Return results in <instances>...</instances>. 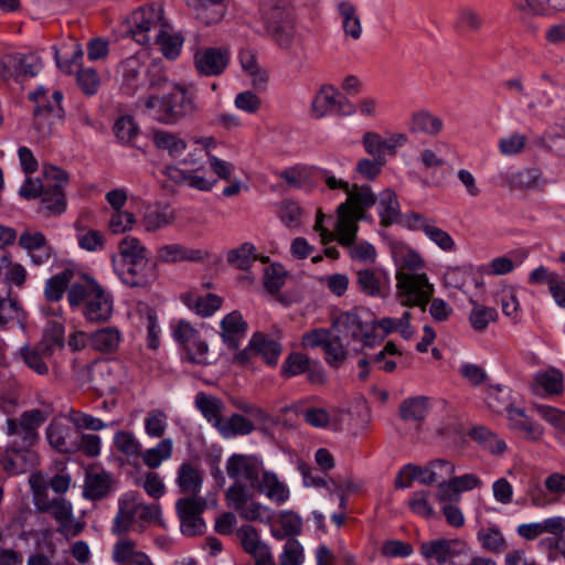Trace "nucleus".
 <instances>
[{
  "mask_svg": "<svg viewBox=\"0 0 565 565\" xmlns=\"http://www.w3.org/2000/svg\"><path fill=\"white\" fill-rule=\"evenodd\" d=\"M374 204L375 200L367 190L362 189L360 192L351 195L348 203H341L337 207L334 232L323 226L326 216L319 211L313 228L319 233L321 243L326 245L333 239H338L343 247L349 249V255L353 260L362 264L375 263V247L366 241L355 243L359 231L358 222L365 218L367 210Z\"/></svg>",
  "mask_w": 565,
  "mask_h": 565,
  "instance_id": "f257e3e1",
  "label": "nucleus"
},
{
  "mask_svg": "<svg viewBox=\"0 0 565 565\" xmlns=\"http://www.w3.org/2000/svg\"><path fill=\"white\" fill-rule=\"evenodd\" d=\"M67 301L72 308L83 305V315L92 322L107 321L113 315V297L94 280L72 284Z\"/></svg>",
  "mask_w": 565,
  "mask_h": 565,
  "instance_id": "f03ea898",
  "label": "nucleus"
},
{
  "mask_svg": "<svg viewBox=\"0 0 565 565\" xmlns=\"http://www.w3.org/2000/svg\"><path fill=\"white\" fill-rule=\"evenodd\" d=\"M259 17L280 47L287 49L291 45L295 26L286 0H260Z\"/></svg>",
  "mask_w": 565,
  "mask_h": 565,
  "instance_id": "7ed1b4c3",
  "label": "nucleus"
},
{
  "mask_svg": "<svg viewBox=\"0 0 565 565\" xmlns=\"http://www.w3.org/2000/svg\"><path fill=\"white\" fill-rule=\"evenodd\" d=\"M46 418L43 411L30 409L22 413L19 419H7L6 434L10 437L7 451L18 454L31 448L38 440V429Z\"/></svg>",
  "mask_w": 565,
  "mask_h": 565,
  "instance_id": "20e7f679",
  "label": "nucleus"
},
{
  "mask_svg": "<svg viewBox=\"0 0 565 565\" xmlns=\"http://www.w3.org/2000/svg\"><path fill=\"white\" fill-rule=\"evenodd\" d=\"M64 331L61 322H53L51 333L46 332L38 347H21L19 355L23 363L36 374L46 375L49 366L45 360L51 358L55 349L64 345Z\"/></svg>",
  "mask_w": 565,
  "mask_h": 565,
  "instance_id": "39448f33",
  "label": "nucleus"
},
{
  "mask_svg": "<svg viewBox=\"0 0 565 565\" xmlns=\"http://www.w3.org/2000/svg\"><path fill=\"white\" fill-rule=\"evenodd\" d=\"M396 277V298L404 307H419L426 309L435 288L426 274L408 275L401 273Z\"/></svg>",
  "mask_w": 565,
  "mask_h": 565,
  "instance_id": "423d86ee",
  "label": "nucleus"
},
{
  "mask_svg": "<svg viewBox=\"0 0 565 565\" xmlns=\"http://www.w3.org/2000/svg\"><path fill=\"white\" fill-rule=\"evenodd\" d=\"M226 503L237 511L242 519L270 524L275 512L270 508L253 500V493L243 484L231 486L225 493Z\"/></svg>",
  "mask_w": 565,
  "mask_h": 565,
  "instance_id": "0eeeda50",
  "label": "nucleus"
},
{
  "mask_svg": "<svg viewBox=\"0 0 565 565\" xmlns=\"http://www.w3.org/2000/svg\"><path fill=\"white\" fill-rule=\"evenodd\" d=\"M164 23L160 6L140 8L129 19V33L140 45H150Z\"/></svg>",
  "mask_w": 565,
  "mask_h": 565,
  "instance_id": "6e6552de",
  "label": "nucleus"
},
{
  "mask_svg": "<svg viewBox=\"0 0 565 565\" xmlns=\"http://www.w3.org/2000/svg\"><path fill=\"white\" fill-rule=\"evenodd\" d=\"M35 508L40 512L50 513L58 524V532L65 536H76L83 530V526L74 520L72 503L65 498L50 500L49 497L38 494Z\"/></svg>",
  "mask_w": 565,
  "mask_h": 565,
  "instance_id": "1a4fd4ad",
  "label": "nucleus"
},
{
  "mask_svg": "<svg viewBox=\"0 0 565 565\" xmlns=\"http://www.w3.org/2000/svg\"><path fill=\"white\" fill-rule=\"evenodd\" d=\"M166 93L171 125L192 117L200 111L193 85L171 83Z\"/></svg>",
  "mask_w": 565,
  "mask_h": 565,
  "instance_id": "9d476101",
  "label": "nucleus"
},
{
  "mask_svg": "<svg viewBox=\"0 0 565 565\" xmlns=\"http://www.w3.org/2000/svg\"><path fill=\"white\" fill-rule=\"evenodd\" d=\"M488 406L495 413H507L508 425L511 430L527 440H539L544 435V428L530 418L522 408L512 405H498L493 394L488 397Z\"/></svg>",
  "mask_w": 565,
  "mask_h": 565,
  "instance_id": "9b49d317",
  "label": "nucleus"
},
{
  "mask_svg": "<svg viewBox=\"0 0 565 565\" xmlns=\"http://www.w3.org/2000/svg\"><path fill=\"white\" fill-rule=\"evenodd\" d=\"M43 207L52 214H61L66 206L64 189L68 183V174L61 168H44Z\"/></svg>",
  "mask_w": 565,
  "mask_h": 565,
  "instance_id": "f8f14e48",
  "label": "nucleus"
},
{
  "mask_svg": "<svg viewBox=\"0 0 565 565\" xmlns=\"http://www.w3.org/2000/svg\"><path fill=\"white\" fill-rule=\"evenodd\" d=\"M225 470L234 484L254 486L260 478L264 462L255 455L233 454L226 460Z\"/></svg>",
  "mask_w": 565,
  "mask_h": 565,
  "instance_id": "ddd939ff",
  "label": "nucleus"
},
{
  "mask_svg": "<svg viewBox=\"0 0 565 565\" xmlns=\"http://www.w3.org/2000/svg\"><path fill=\"white\" fill-rule=\"evenodd\" d=\"M231 52L226 46L198 47L193 53V66L200 76L215 77L222 75L230 63Z\"/></svg>",
  "mask_w": 565,
  "mask_h": 565,
  "instance_id": "4468645a",
  "label": "nucleus"
},
{
  "mask_svg": "<svg viewBox=\"0 0 565 565\" xmlns=\"http://www.w3.org/2000/svg\"><path fill=\"white\" fill-rule=\"evenodd\" d=\"M42 68V61L35 53H10L0 61V74L4 81L33 77Z\"/></svg>",
  "mask_w": 565,
  "mask_h": 565,
  "instance_id": "2eb2a0df",
  "label": "nucleus"
},
{
  "mask_svg": "<svg viewBox=\"0 0 565 565\" xmlns=\"http://www.w3.org/2000/svg\"><path fill=\"white\" fill-rule=\"evenodd\" d=\"M420 553L434 565H447L467 551V543L460 539H436L420 544Z\"/></svg>",
  "mask_w": 565,
  "mask_h": 565,
  "instance_id": "dca6fc26",
  "label": "nucleus"
},
{
  "mask_svg": "<svg viewBox=\"0 0 565 565\" xmlns=\"http://www.w3.org/2000/svg\"><path fill=\"white\" fill-rule=\"evenodd\" d=\"M63 95L55 90L52 94V103L47 105H39L33 110V127L40 137L50 136L55 126L60 125L64 118V110L61 105Z\"/></svg>",
  "mask_w": 565,
  "mask_h": 565,
  "instance_id": "f3484780",
  "label": "nucleus"
},
{
  "mask_svg": "<svg viewBox=\"0 0 565 565\" xmlns=\"http://www.w3.org/2000/svg\"><path fill=\"white\" fill-rule=\"evenodd\" d=\"M205 502L196 498H181L175 502V510L181 523V532L194 536L202 532L204 522L201 518Z\"/></svg>",
  "mask_w": 565,
  "mask_h": 565,
  "instance_id": "a211bd4d",
  "label": "nucleus"
},
{
  "mask_svg": "<svg viewBox=\"0 0 565 565\" xmlns=\"http://www.w3.org/2000/svg\"><path fill=\"white\" fill-rule=\"evenodd\" d=\"M175 210L169 204L153 203L145 206L140 224L146 233H157L174 224Z\"/></svg>",
  "mask_w": 565,
  "mask_h": 565,
  "instance_id": "6ab92c4d",
  "label": "nucleus"
},
{
  "mask_svg": "<svg viewBox=\"0 0 565 565\" xmlns=\"http://www.w3.org/2000/svg\"><path fill=\"white\" fill-rule=\"evenodd\" d=\"M139 494L136 492H127L120 497L118 502V511L114 519L111 532L120 535L129 531L134 523L139 520Z\"/></svg>",
  "mask_w": 565,
  "mask_h": 565,
  "instance_id": "aec40b11",
  "label": "nucleus"
},
{
  "mask_svg": "<svg viewBox=\"0 0 565 565\" xmlns=\"http://www.w3.org/2000/svg\"><path fill=\"white\" fill-rule=\"evenodd\" d=\"M237 536L246 553L255 559V565H263L273 559L268 545L260 539L258 531L250 524L242 525Z\"/></svg>",
  "mask_w": 565,
  "mask_h": 565,
  "instance_id": "412c9836",
  "label": "nucleus"
},
{
  "mask_svg": "<svg viewBox=\"0 0 565 565\" xmlns=\"http://www.w3.org/2000/svg\"><path fill=\"white\" fill-rule=\"evenodd\" d=\"M348 100L342 97L341 93L332 85H323L317 92L311 103V115L315 118H323L333 111L342 109L343 103Z\"/></svg>",
  "mask_w": 565,
  "mask_h": 565,
  "instance_id": "4be33fe9",
  "label": "nucleus"
},
{
  "mask_svg": "<svg viewBox=\"0 0 565 565\" xmlns=\"http://www.w3.org/2000/svg\"><path fill=\"white\" fill-rule=\"evenodd\" d=\"M113 269L120 281L129 287H147L156 277L148 262L116 265Z\"/></svg>",
  "mask_w": 565,
  "mask_h": 565,
  "instance_id": "5701e85b",
  "label": "nucleus"
},
{
  "mask_svg": "<svg viewBox=\"0 0 565 565\" xmlns=\"http://www.w3.org/2000/svg\"><path fill=\"white\" fill-rule=\"evenodd\" d=\"M501 178L510 190H540L545 185L542 172L535 168L508 170L501 173Z\"/></svg>",
  "mask_w": 565,
  "mask_h": 565,
  "instance_id": "b1692460",
  "label": "nucleus"
},
{
  "mask_svg": "<svg viewBox=\"0 0 565 565\" xmlns=\"http://www.w3.org/2000/svg\"><path fill=\"white\" fill-rule=\"evenodd\" d=\"M407 142V137L404 134H393L387 137H382L376 132H366L363 136V146L365 151L377 158H385L386 153H394L399 147Z\"/></svg>",
  "mask_w": 565,
  "mask_h": 565,
  "instance_id": "393cba45",
  "label": "nucleus"
},
{
  "mask_svg": "<svg viewBox=\"0 0 565 565\" xmlns=\"http://www.w3.org/2000/svg\"><path fill=\"white\" fill-rule=\"evenodd\" d=\"M332 331L343 340L352 339L366 342L367 330L354 311L339 313L333 320Z\"/></svg>",
  "mask_w": 565,
  "mask_h": 565,
  "instance_id": "a878e982",
  "label": "nucleus"
},
{
  "mask_svg": "<svg viewBox=\"0 0 565 565\" xmlns=\"http://www.w3.org/2000/svg\"><path fill=\"white\" fill-rule=\"evenodd\" d=\"M111 557L118 565H154L150 557L137 547L136 542L126 536L116 541Z\"/></svg>",
  "mask_w": 565,
  "mask_h": 565,
  "instance_id": "bb28decb",
  "label": "nucleus"
},
{
  "mask_svg": "<svg viewBox=\"0 0 565 565\" xmlns=\"http://www.w3.org/2000/svg\"><path fill=\"white\" fill-rule=\"evenodd\" d=\"M392 255L396 264V275L401 273L408 275H423L425 260L422 255L413 248L404 244L396 243L393 245Z\"/></svg>",
  "mask_w": 565,
  "mask_h": 565,
  "instance_id": "cd10ccee",
  "label": "nucleus"
},
{
  "mask_svg": "<svg viewBox=\"0 0 565 565\" xmlns=\"http://www.w3.org/2000/svg\"><path fill=\"white\" fill-rule=\"evenodd\" d=\"M147 247L138 237L126 236L118 244V252L111 255V265L147 263Z\"/></svg>",
  "mask_w": 565,
  "mask_h": 565,
  "instance_id": "c85d7f7f",
  "label": "nucleus"
},
{
  "mask_svg": "<svg viewBox=\"0 0 565 565\" xmlns=\"http://www.w3.org/2000/svg\"><path fill=\"white\" fill-rule=\"evenodd\" d=\"M256 483L258 491L275 504L282 505L289 500L290 491L288 486L279 480L275 472L263 470Z\"/></svg>",
  "mask_w": 565,
  "mask_h": 565,
  "instance_id": "c756f323",
  "label": "nucleus"
},
{
  "mask_svg": "<svg viewBox=\"0 0 565 565\" xmlns=\"http://www.w3.org/2000/svg\"><path fill=\"white\" fill-rule=\"evenodd\" d=\"M531 387L539 396L558 395L564 390V376L556 369L542 370L534 374Z\"/></svg>",
  "mask_w": 565,
  "mask_h": 565,
  "instance_id": "7c9ffc66",
  "label": "nucleus"
},
{
  "mask_svg": "<svg viewBox=\"0 0 565 565\" xmlns=\"http://www.w3.org/2000/svg\"><path fill=\"white\" fill-rule=\"evenodd\" d=\"M49 444L60 452L74 454L76 431L62 420H53L46 428Z\"/></svg>",
  "mask_w": 565,
  "mask_h": 565,
  "instance_id": "2f4dec72",
  "label": "nucleus"
},
{
  "mask_svg": "<svg viewBox=\"0 0 565 565\" xmlns=\"http://www.w3.org/2000/svg\"><path fill=\"white\" fill-rule=\"evenodd\" d=\"M175 483L181 493L195 498L202 490V472L194 463L184 461L178 468Z\"/></svg>",
  "mask_w": 565,
  "mask_h": 565,
  "instance_id": "473e14b6",
  "label": "nucleus"
},
{
  "mask_svg": "<svg viewBox=\"0 0 565 565\" xmlns=\"http://www.w3.org/2000/svg\"><path fill=\"white\" fill-rule=\"evenodd\" d=\"M407 127L411 132L435 137L443 130L444 121L429 110L420 109L412 114Z\"/></svg>",
  "mask_w": 565,
  "mask_h": 565,
  "instance_id": "72a5a7b5",
  "label": "nucleus"
},
{
  "mask_svg": "<svg viewBox=\"0 0 565 565\" xmlns=\"http://www.w3.org/2000/svg\"><path fill=\"white\" fill-rule=\"evenodd\" d=\"M221 337L230 349H237L239 339L245 334L246 322L238 311L226 315L220 323Z\"/></svg>",
  "mask_w": 565,
  "mask_h": 565,
  "instance_id": "f704fd0d",
  "label": "nucleus"
},
{
  "mask_svg": "<svg viewBox=\"0 0 565 565\" xmlns=\"http://www.w3.org/2000/svg\"><path fill=\"white\" fill-rule=\"evenodd\" d=\"M249 351L260 356L267 364L276 365L282 349L277 341L263 333H255L249 340Z\"/></svg>",
  "mask_w": 565,
  "mask_h": 565,
  "instance_id": "c9c22d12",
  "label": "nucleus"
},
{
  "mask_svg": "<svg viewBox=\"0 0 565 565\" xmlns=\"http://www.w3.org/2000/svg\"><path fill=\"white\" fill-rule=\"evenodd\" d=\"M195 407L201 412L202 416L218 429L223 422L224 403L216 396L207 395L199 392L194 401Z\"/></svg>",
  "mask_w": 565,
  "mask_h": 565,
  "instance_id": "e433bc0d",
  "label": "nucleus"
},
{
  "mask_svg": "<svg viewBox=\"0 0 565 565\" xmlns=\"http://www.w3.org/2000/svg\"><path fill=\"white\" fill-rule=\"evenodd\" d=\"M337 11L345 35L352 40H359L363 29L356 7L348 0H342L338 2Z\"/></svg>",
  "mask_w": 565,
  "mask_h": 565,
  "instance_id": "4c0bfd02",
  "label": "nucleus"
},
{
  "mask_svg": "<svg viewBox=\"0 0 565 565\" xmlns=\"http://www.w3.org/2000/svg\"><path fill=\"white\" fill-rule=\"evenodd\" d=\"M111 488V476L106 471L90 470L86 473L84 497L98 500L106 497Z\"/></svg>",
  "mask_w": 565,
  "mask_h": 565,
  "instance_id": "58836bf2",
  "label": "nucleus"
},
{
  "mask_svg": "<svg viewBox=\"0 0 565 565\" xmlns=\"http://www.w3.org/2000/svg\"><path fill=\"white\" fill-rule=\"evenodd\" d=\"M152 43L159 46V50L167 58L173 60L179 56L181 52L183 39L179 33L174 32L168 23H164L161 30L156 34Z\"/></svg>",
  "mask_w": 565,
  "mask_h": 565,
  "instance_id": "ea45409f",
  "label": "nucleus"
},
{
  "mask_svg": "<svg viewBox=\"0 0 565 565\" xmlns=\"http://www.w3.org/2000/svg\"><path fill=\"white\" fill-rule=\"evenodd\" d=\"M182 299L189 309L202 317H211L222 306V298L214 294L199 296L190 292L184 295Z\"/></svg>",
  "mask_w": 565,
  "mask_h": 565,
  "instance_id": "a19ab883",
  "label": "nucleus"
},
{
  "mask_svg": "<svg viewBox=\"0 0 565 565\" xmlns=\"http://www.w3.org/2000/svg\"><path fill=\"white\" fill-rule=\"evenodd\" d=\"M137 106L143 115L151 119L164 125H171L166 94L162 97L149 95L148 97L140 99Z\"/></svg>",
  "mask_w": 565,
  "mask_h": 565,
  "instance_id": "79ce46f5",
  "label": "nucleus"
},
{
  "mask_svg": "<svg viewBox=\"0 0 565 565\" xmlns=\"http://www.w3.org/2000/svg\"><path fill=\"white\" fill-rule=\"evenodd\" d=\"M173 452V440L162 438L154 447L141 450L139 457L149 469L159 468L164 461L171 459Z\"/></svg>",
  "mask_w": 565,
  "mask_h": 565,
  "instance_id": "37998d69",
  "label": "nucleus"
},
{
  "mask_svg": "<svg viewBox=\"0 0 565 565\" xmlns=\"http://www.w3.org/2000/svg\"><path fill=\"white\" fill-rule=\"evenodd\" d=\"M477 540L481 547L493 554H501L507 551L508 542L497 525L482 527L477 532Z\"/></svg>",
  "mask_w": 565,
  "mask_h": 565,
  "instance_id": "c03bdc74",
  "label": "nucleus"
},
{
  "mask_svg": "<svg viewBox=\"0 0 565 565\" xmlns=\"http://www.w3.org/2000/svg\"><path fill=\"white\" fill-rule=\"evenodd\" d=\"M158 258L163 263L198 262L204 258V253L200 249L185 248L179 244H170L159 248Z\"/></svg>",
  "mask_w": 565,
  "mask_h": 565,
  "instance_id": "a18cd8bd",
  "label": "nucleus"
},
{
  "mask_svg": "<svg viewBox=\"0 0 565 565\" xmlns=\"http://www.w3.org/2000/svg\"><path fill=\"white\" fill-rule=\"evenodd\" d=\"M356 277L360 289L367 296H385L384 287L387 280L385 275L375 273L372 269H361L356 273Z\"/></svg>",
  "mask_w": 565,
  "mask_h": 565,
  "instance_id": "49530a36",
  "label": "nucleus"
},
{
  "mask_svg": "<svg viewBox=\"0 0 565 565\" xmlns=\"http://www.w3.org/2000/svg\"><path fill=\"white\" fill-rule=\"evenodd\" d=\"M515 7L530 15L550 14L565 10V0H514Z\"/></svg>",
  "mask_w": 565,
  "mask_h": 565,
  "instance_id": "de8ad7c7",
  "label": "nucleus"
},
{
  "mask_svg": "<svg viewBox=\"0 0 565 565\" xmlns=\"http://www.w3.org/2000/svg\"><path fill=\"white\" fill-rule=\"evenodd\" d=\"M121 341V334L115 327H107L97 330L90 337V344L95 350L104 353H110L118 349Z\"/></svg>",
  "mask_w": 565,
  "mask_h": 565,
  "instance_id": "09e8293b",
  "label": "nucleus"
},
{
  "mask_svg": "<svg viewBox=\"0 0 565 565\" xmlns=\"http://www.w3.org/2000/svg\"><path fill=\"white\" fill-rule=\"evenodd\" d=\"M152 139L157 148L167 150L172 157L181 156L188 147L179 135L166 130L154 131Z\"/></svg>",
  "mask_w": 565,
  "mask_h": 565,
  "instance_id": "8fccbe9b",
  "label": "nucleus"
},
{
  "mask_svg": "<svg viewBox=\"0 0 565 565\" xmlns=\"http://www.w3.org/2000/svg\"><path fill=\"white\" fill-rule=\"evenodd\" d=\"M379 215L382 225H391L398 220L399 204L396 194L392 190H385L380 195Z\"/></svg>",
  "mask_w": 565,
  "mask_h": 565,
  "instance_id": "3c124183",
  "label": "nucleus"
},
{
  "mask_svg": "<svg viewBox=\"0 0 565 565\" xmlns=\"http://www.w3.org/2000/svg\"><path fill=\"white\" fill-rule=\"evenodd\" d=\"M72 278L73 273L71 270H64L46 279L43 291L45 299L50 302L60 301Z\"/></svg>",
  "mask_w": 565,
  "mask_h": 565,
  "instance_id": "603ef678",
  "label": "nucleus"
},
{
  "mask_svg": "<svg viewBox=\"0 0 565 565\" xmlns=\"http://www.w3.org/2000/svg\"><path fill=\"white\" fill-rule=\"evenodd\" d=\"M238 60L242 68L252 77L255 88H263L267 82V73L258 67L255 54L250 50H241Z\"/></svg>",
  "mask_w": 565,
  "mask_h": 565,
  "instance_id": "864d4df0",
  "label": "nucleus"
},
{
  "mask_svg": "<svg viewBox=\"0 0 565 565\" xmlns=\"http://www.w3.org/2000/svg\"><path fill=\"white\" fill-rule=\"evenodd\" d=\"M182 360L196 365H209L212 363L209 344L199 337L196 340L183 348Z\"/></svg>",
  "mask_w": 565,
  "mask_h": 565,
  "instance_id": "5fc2aeb1",
  "label": "nucleus"
},
{
  "mask_svg": "<svg viewBox=\"0 0 565 565\" xmlns=\"http://www.w3.org/2000/svg\"><path fill=\"white\" fill-rule=\"evenodd\" d=\"M226 12L224 0H199L196 17L205 24L220 22Z\"/></svg>",
  "mask_w": 565,
  "mask_h": 565,
  "instance_id": "6e6d98bb",
  "label": "nucleus"
},
{
  "mask_svg": "<svg viewBox=\"0 0 565 565\" xmlns=\"http://www.w3.org/2000/svg\"><path fill=\"white\" fill-rule=\"evenodd\" d=\"M472 438L492 455H502L507 449L505 441L483 426L472 430Z\"/></svg>",
  "mask_w": 565,
  "mask_h": 565,
  "instance_id": "4d7b16f0",
  "label": "nucleus"
},
{
  "mask_svg": "<svg viewBox=\"0 0 565 565\" xmlns=\"http://www.w3.org/2000/svg\"><path fill=\"white\" fill-rule=\"evenodd\" d=\"M254 424L239 414H233L226 422H222L217 431L223 438H233L238 435H248L254 430Z\"/></svg>",
  "mask_w": 565,
  "mask_h": 565,
  "instance_id": "13d9d810",
  "label": "nucleus"
},
{
  "mask_svg": "<svg viewBox=\"0 0 565 565\" xmlns=\"http://www.w3.org/2000/svg\"><path fill=\"white\" fill-rule=\"evenodd\" d=\"M522 260L514 262L509 256L494 257L487 264L478 267V273L483 276H502L512 273Z\"/></svg>",
  "mask_w": 565,
  "mask_h": 565,
  "instance_id": "bf43d9fd",
  "label": "nucleus"
},
{
  "mask_svg": "<svg viewBox=\"0 0 565 565\" xmlns=\"http://www.w3.org/2000/svg\"><path fill=\"white\" fill-rule=\"evenodd\" d=\"M145 433L149 438H161L168 429V415L161 409H151L143 419Z\"/></svg>",
  "mask_w": 565,
  "mask_h": 565,
  "instance_id": "052dcab7",
  "label": "nucleus"
},
{
  "mask_svg": "<svg viewBox=\"0 0 565 565\" xmlns=\"http://www.w3.org/2000/svg\"><path fill=\"white\" fill-rule=\"evenodd\" d=\"M116 449L128 458H138L141 454V443L136 435L128 430H118L114 435Z\"/></svg>",
  "mask_w": 565,
  "mask_h": 565,
  "instance_id": "680f3d73",
  "label": "nucleus"
},
{
  "mask_svg": "<svg viewBox=\"0 0 565 565\" xmlns=\"http://www.w3.org/2000/svg\"><path fill=\"white\" fill-rule=\"evenodd\" d=\"M428 409V401L424 396L405 399L399 406V415L404 420H422Z\"/></svg>",
  "mask_w": 565,
  "mask_h": 565,
  "instance_id": "e2e57ef3",
  "label": "nucleus"
},
{
  "mask_svg": "<svg viewBox=\"0 0 565 565\" xmlns=\"http://www.w3.org/2000/svg\"><path fill=\"white\" fill-rule=\"evenodd\" d=\"M76 238L79 247L87 252H99L106 243V237L100 231L81 226H76Z\"/></svg>",
  "mask_w": 565,
  "mask_h": 565,
  "instance_id": "0e129e2a",
  "label": "nucleus"
},
{
  "mask_svg": "<svg viewBox=\"0 0 565 565\" xmlns=\"http://www.w3.org/2000/svg\"><path fill=\"white\" fill-rule=\"evenodd\" d=\"M456 471L455 465L445 459H435L428 463L427 476L423 480V484H433L438 481H447L452 478Z\"/></svg>",
  "mask_w": 565,
  "mask_h": 565,
  "instance_id": "69168bd1",
  "label": "nucleus"
},
{
  "mask_svg": "<svg viewBox=\"0 0 565 565\" xmlns=\"http://www.w3.org/2000/svg\"><path fill=\"white\" fill-rule=\"evenodd\" d=\"M349 344L350 340L333 333L323 349L327 363L333 367L339 366L347 358L345 347Z\"/></svg>",
  "mask_w": 565,
  "mask_h": 565,
  "instance_id": "338daca9",
  "label": "nucleus"
},
{
  "mask_svg": "<svg viewBox=\"0 0 565 565\" xmlns=\"http://www.w3.org/2000/svg\"><path fill=\"white\" fill-rule=\"evenodd\" d=\"M497 318L498 312L494 308L473 302L469 315V322L476 331H483Z\"/></svg>",
  "mask_w": 565,
  "mask_h": 565,
  "instance_id": "774afa93",
  "label": "nucleus"
}]
</instances>
